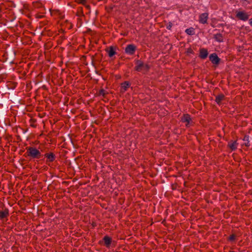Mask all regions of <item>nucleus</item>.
Returning <instances> with one entry per match:
<instances>
[{"label": "nucleus", "instance_id": "39448f33", "mask_svg": "<svg viewBox=\"0 0 252 252\" xmlns=\"http://www.w3.org/2000/svg\"><path fill=\"white\" fill-rule=\"evenodd\" d=\"M209 59L212 63H219L220 59L216 53H213L209 56Z\"/></svg>", "mask_w": 252, "mask_h": 252}, {"label": "nucleus", "instance_id": "0eeeda50", "mask_svg": "<svg viewBox=\"0 0 252 252\" xmlns=\"http://www.w3.org/2000/svg\"><path fill=\"white\" fill-rule=\"evenodd\" d=\"M208 55V51L207 49L204 48H201L200 49L199 56L202 59H205Z\"/></svg>", "mask_w": 252, "mask_h": 252}, {"label": "nucleus", "instance_id": "f3484780", "mask_svg": "<svg viewBox=\"0 0 252 252\" xmlns=\"http://www.w3.org/2000/svg\"><path fill=\"white\" fill-rule=\"evenodd\" d=\"M143 64H139L138 65H137L136 67V69L137 70H140L141 69V67H142V65Z\"/></svg>", "mask_w": 252, "mask_h": 252}, {"label": "nucleus", "instance_id": "dca6fc26", "mask_svg": "<svg viewBox=\"0 0 252 252\" xmlns=\"http://www.w3.org/2000/svg\"><path fill=\"white\" fill-rule=\"evenodd\" d=\"M243 141L244 142L243 144H244L246 146H249L250 145L249 141V136H245L243 139Z\"/></svg>", "mask_w": 252, "mask_h": 252}, {"label": "nucleus", "instance_id": "6ab92c4d", "mask_svg": "<svg viewBox=\"0 0 252 252\" xmlns=\"http://www.w3.org/2000/svg\"><path fill=\"white\" fill-rule=\"evenodd\" d=\"M230 240H233L235 239V236L234 235H232L229 238Z\"/></svg>", "mask_w": 252, "mask_h": 252}, {"label": "nucleus", "instance_id": "f257e3e1", "mask_svg": "<svg viewBox=\"0 0 252 252\" xmlns=\"http://www.w3.org/2000/svg\"><path fill=\"white\" fill-rule=\"evenodd\" d=\"M29 155L33 158H39L41 155L40 152L34 148H30L28 150Z\"/></svg>", "mask_w": 252, "mask_h": 252}, {"label": "nucleus", "instance_id": "2eb2a0df", "mask_svg": "<svg viewBox=\"0 0 252 252\" xmlns=\"http://www.w3.org/2000/svg\"><path fill=\"white\" fill-rule=\"evenodd\" d=\"M46 157L50 161H52L54 159V155L53 154H47Z\"/></svg>", "mask_w": 252, "mask_h": 252}, {"label": "nucleus", "instance_id": "7ed1b4c3", "mask_svg": "<svg viewBox=\"0 0 252 252\" xmlns=\"http://www.w3.org/2000/svg\"><path fill=\"white\" fill-rule=\"evenodd\" d=\"M136 50V46L133 44H129L125 48V52L127 54L132 55Z\"/></svg>", "mask_w": 252, "mask_h": 252}, {"label": "nucleus", "instance_id": "aec40b11", "mask_svg": "<svg viewBox=\"0 0 252 252\" xmlns=\"http://www.w3.org/2000/svg\"><path fill=\"white\" fill-rule=\"evenodd\" d=\"M249 24L252 26V18L250 19L249 20Z\"/></svg>", "mask_w": 252, "mask_h": 252}, {"label": "nucleus", "instance_id": "5701e85b", "mask_svg": "<svg viewBox=\"0 0 252 252\" xmlns=\"http://www.w3.org/2000/svg\"><path fill=\"white\" fill-rule=\"evenodd\" d=\"M189 53H191V49H189L188 51Z\"/></svg>", "mask_w": 252, "mask_h": 252}, {"label": "nucleus", "instance_id": "20e7f679", "mask_svg": "<svg viewBox=\"0 0 252 252\" xmlns=\"http://www.w3.org/2000/svg\"><path fill=\"white\" fill-rule=\"evenodd\" d=\"M208 18V14L207 13H203L200 15L199 21L200 23L205 24L207 23Z\"/></svg>", "mask_w": 252, "mask_h": 252}, {"label": "nucleus", "instance_id": "a211bd4d", "mask_svg": "<svg viewBox=\"0 0 252 252\" xmlns=\"http://www.w3.org/2000/svg\"><path fill=\"white\" fill-rule=\"evenodd\" d=\"M100 94H102V95H104L105 94V91L103 90H101L100 92Z\"/></svg>", "mask_w": 252, "mask_h": 252}, {"label": "nucleus", "instance_id": "f8f14e48", "mask_svg": "<svg viewBox=\"0 0 252 252\" xmlns=\"http://www.w3.org/2000/svg\"><path fill=\"white\" fill-rule=\"evenodd\" d=\"M224 98V96L223 94H220L216 98V101L218 104H220V102Z\"/></svg>", "mask_w": 252, "mask_h": 252}, {"label": "nucleus", "instance_id": "ddd939ff", "mask_svg": "<svg viewBox=\"0 0 252 252\" xmlns=\"http://www.w3.org/2000/svg\"><path fill=\"white\" fill-rule=\"evenodd\" d=\"M237 143L236 141H234L231 143L229 144V146L232 150H234L237 148Z\"/></svg>", "mask_w": 252, "mask_h": 252}, {"label": "nucleus", "instance_id": "6e6552de", "mask_svg": "<svg viewBox=\"0 0 252 252\" xmlns=\"http://www.w3.org/2000/svg\"><path fill=\"white\" fill-rule=\"evenodd\" d=\"M107 53L109 57H112L115 54V49L113 47H110L107 49Z\"/></svg>", "mask_w": 252, "mask_h": 252}, {"label": "nucleus", "instance_id": "b1692460", "mask_svg": "<svg viewBox=\"0 0 252 252\" xmlns=\"http://www.w3.org/2000/svg\"><path fill=\"white\" fill-rule=\"evenodd\" d=\"M16 138H17V142H18V137L17 136L16 137Z\"/></svg>", "mask_w": 252, "mask_h": 252}, {"label": "nucleus", "instance_id": "423d86ee", "mask_svg": "<svg viewBox=\"0 0 252 252\" xmlns=\"http://www.w3.org/2000/svg\"><path fill=\"white\" fill-rule=\"evenodd\" d=\"M8 216V210L7 209H5L3 210L0 211V219L4 220L7 218Z\"/></svg>", "mask_w": 252, "mask_h": 252}, {"label": "nucleus", "instance_id": "412c9836", "mask_svg": "<svg viewBox=\"0 0 252 252\" xmlns=\"http://www.w3.org/2000/svg\"><path fill=\"white\" fill-rule=\"evenodd\" d=\"M171 27V25L170 24H169L168 26H167V28L168 29H170Z\"/></svg>", "mask_w": 252, "mask_h": 252}, {"label": "nucleus", "instance_id": "1a4fd4ad", "mask_svg": "<svg viewBox=\"0 0 252 252\" xmlns=\"http://www.w3.org/2000/svg\"><path fill=\"white\" fill-rule=\"evenodd\" d=\"M103 239L105 246L107 247H109L111 242V238L108 236H105Z\"/></svg>", "mask_w": 252, "mask_h": 252}, {"label": "nucleus", "instance_id": "9d476101", "mask_svg": "<svg viewBox=\"0 0 252 252\" xmlns=\"http://www.w3.org/2000/svg\"><path fill=\"white\" fill-rule=\"evenodd\" d=\"M182 120L183 122H187V125H188L190 121V116L188 115H185L183 117Z\"/></svg>", "mask_w": 252, "mask_h": 252}, {"label": "nucleus", "instance_id": "4468645a", "mask_svg": "<svg viewBox=\"0 0 252 252\" xmlns=\"http://www.w3.org/2000/svg\"><path fill=\"white\" fill-rule=\"evenodd\" d=\"M185 32L189 35H193L194 33L193 28H189L186 30Z\"/></svg>", "mask_w": 252, "mask_h": 252}, {"label": "nucleus", "instance_id": "9b49d317", "mask_svg": "<svg viewBox=\"0 0 252 252\" xmlns=\"http://www.w3.org/2000/svg\"><path fill=\"white\" fill-rule=\"evenodd\" d=\"M130 84L128 82H125L122 84V89L123 91H126V89L129 87Z\"/></svg>", "mask_w": 252, "mask_h": 252}, {"label": "nucleus", "instance_id": "f03ea898", "mask_svg": "<svg viewBox=\"0 0 252 252\" xmlns=\"http://www.w3.org/2000/svg\"><path fill=\"white\" fill-rule=\"evenodd\" d=\"M249 16L250 15L244 11H240L237 12L236 13V17L239 19L244 21L248 20Z\"/></svg>", "mask_w": 252, "mask_h": 252}, {"label": "nucleus", "instance_id": "4be33fe9", "mask_svg": "<svg viewBox=\"0 0 252 252\" xmlns=\"http://www.w3.org/2000/svg\"><path fill=\"white\" fill-rule=\"evenodd\" d=\"M13 118H14L15 120H16V115L14 113H13Z\"/></svg>", "mask_w": 252, "mask_h": 252}]
</instances>
